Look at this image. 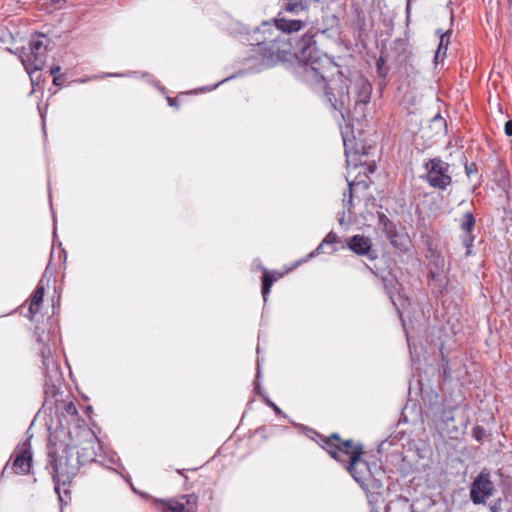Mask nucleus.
Instances as JSON below:
<instances>
[{"label":"nucleus","mask_w":512,"mask_h":512,"mask_svg":"<svg viewBox=\"0 0 512 512\" xmlns=\"http://www.w3.org/2000/svg\"><path fill=\"white\" fill-rule=\"evenodd\" d=\"M464 245L466 246L467 248V252H466V255H469L471 253L470 251V247L472 245V239L471 238H464Z\"/></svg>","instance_id":"obj_22"},{"label":"nucleus","mask_w":512,"mask_h":512,"mask_svg":"<svg viewBox=\"0 0 512 512\" xmlns=\"http://www.w3.org/2000/svg\"><path fill=\"white\" fill-rule=\"evenodd\" d=\"M325 449L331 457L347 465L352 462V452L363 453L360 446L354 445L352 441L343 442L338 435H332L325 441Z\"/></svg>","instance_id":"obj_4"},{"label":"nucleus","mask_w":512,"mask_h":512,"mask_svg":"<svg viewBox=\"0 0 512 512\" xmlns=\"http://www.w3.org/2000/svg\"><path fill=\"white\" fill-rule=\"evenodd\" d=\"M32 463V452L29 443L18 445L12 455L11 469L16 474H27L30 472Z\"/></svg>","instance_id":"obj_7"},{"label":"nucleus","mask_w":512,"mask_h":512,"mask_svg":"<svg viewBox=\"0 0 512 512\" xmlns=\"http://www.w3.org/2000/svg\"><path fill=\"white\" fill-rule=\"evenodd\" d=\"M262 280H263L262 293H263L264 299L266 300V296L270 292L271 286H272L273 282L275 281V278L272 277L271 273L265 271Z\"/></svg>","instance_id":"obj_15"},{"label":"nucleus","mask_w":512,"mask_h":512,"mask_svg":"<svg viewBox=\"0 0 512 512\" xmlns=\"http://www.w3.org/2000/svg\"><path fill=\"white\" fill-rule=\"evenodd\" d=\"M495 491V486L488 473L482 471L470 485V499L475 505L485 504Z\"/></svg>","instance_id":"obj_6"},{"label":"nucleus","mask_w":512,"mask_h":512,"mask_svg":"<svg viewBox=\"0 0 512 512\" xmlns=\"http://www.w3.org/2000/svg\"><path fill=\"white\" fill-rule=\"evenodd\" d=\"M475 221L470 213H466L461 222V228L464 232L469 233L474 227Z\"/></svg>","instance_id":"obj_16"},{"label":"nucleus","mask_w":512,"mask_h":512,"mask_svg":"<svg viewBox=\"0 0 512 512\" xmlns=\"http://www.w3.org/2000/svg\"><path fill=\"white\" fill-rule=\"evenodd\" d=\"M275 23L276 27L284 32H297L303 26L300 20H288L284 18L275 20Z\"/></svg>","instance_id":"obj_13"},{"label":"nucleus","mask_w":512,"mask_h":512,"mask_svg":"<svg viewBox=\"0 0 512 512\" xmlns=\"http://www.w3.org/2000/svg\"><path fill=\"white\" fill-rule=\"evenodd\" d=\"M44 294H45V283H44V280L42 279L39 281L36 289L34 290L30 299L28 300V304H29L28 310H29V313L31 314V316H34L37 313H39V311L41 309V304L43 302Z\"/></svg>","instance_id":"obj_11"},{"label":"nucleus","mask_w":512,"mask_h":512,"mask_svg":"<svg viewBox=\"0 0 512 512\" xmlns=\"http://www.w3.org/2000/svg\"><path fill=\"white\" fill-rule=\"evenodd\" d=\"M361 455L359 452H352V462L346 466L358 483H363L369 475V466L361 459Z\"/></svg>","instance_id":"obj_10"},{"label":"nucleus","mask_w":512,"mask_h":512,"mask_svg":"<svg viewBox=\"0 0 512 512\" xmlns=\"http://www.w3.org/2000/svg\"><path fill=\"white\" fill-rule=\"evenodd\" d=\"M79 445H84L82 448L84 451H88L93 448V440L85 441H74L66 443V448L63 451L64 454L59 455L54 462V480L58 484H66L77 474L79 469L80 461L78 459L69 458V450L77 448Z\"/></svg>","instance_id":"obj_2"},{"label":"nucleus","mask_w":512,"mask_h":512,"mask_svg":"<svg viewBox=\"0 0 512 512\" xmlns=\"http://www.w3.org/2000/svg\"><path fill=\"white\" fill-rule=\"evenodd\" d=\"M505 133L508 136L512 135V120L506 122V124H505Z\"/></svg>","instance_id":"obj_21"},{"label":"nucleus","mask_w":512,"mask_h":512,"mask_svg":"<svg viewBox=\"0 0 512 512\" xmlns=\"http://www.w3.org/2000/svg\"><path fill=\"white\" fill-rule=\"evenodd\" d=\"M295 8H296V5H294V4H288V5L286 6V10H287V11H294V10H295Z\"/></svg>","instance_id":"obj_24"},{"label":"nucleus","mask_w":512,"mask_h":512,"mask_svg":"<svg viewBox=\"0 0 512 512\" xmlns=\"http://www.w3.org/2000/svg\"><path fill=\"white\" fill-rule=\"evenodd\" d=\"M292 54L291 44L286 41H278L271 47V52L265 56L268 66L287 61Z\"/></svg>","instance_id":"obj_9"},{"label":"nucleus","mask_w":512,"mask_h":512,"mask_svg":"<svg viewBox=\"0 0 512 512\" xmlns=\"http://www.w3.org/2000/svg\"><path fill=\"white\" fill-rule=\"evenodd\" d=\"M300 46V52L295 56L299 62L307 66L306 74H315L323 79L325 69L333 64L330 58L317 49L311 36H303Z\"/></svg>","instance_id":"obj_1"},{"label":"nucleus","mask_w":512,"mask_h":512,"mask_svg":"<svg viewBox=\"0 0 512 512\" xmlns=\"http://www.w3.org/2000/svg\"><path fill=\"white\" fill-rule=\"evenodd\" d=\"M347 246L356 254L366 255L371 249V242L365 236L355 235L347 241Z\"/></svg>","instance_id":"obj_12"},{"label":"nucleus","mask_w":512,"mask_h":512,"mask_svg":"<svg viewBox=\"0 0 512 512\" xmlns=\"http://www.w3.org/2000/svg\"><path fill=\"white\" fill-rule=\"evenodd\" d=\"M349 102V93H347L346 95H342L339 99V105L340 107H344L346 104H348Z\"/></svg>","instance_id":"obj_20"},{"label":"nucleus","mask_w":512,"mask_h":512,"mask_svg":"<svg viewBox=\"0 0 512 512\" xmlns=\"http://www.w3.org/2000/svg\"><path fill=\"white\" fill-rule=\"evenodd\" d=\"M348 169H349V171H348V174H349L348 178H349V177L351 176V174H352V168H351V166H350V163H349V162H348ZM348 183H349V188H350V190H351V189H352V186H353V182H351V181H349V180H348ZM348 204H349V205H351V204H352V192H351V191L349 192Z\"/></svg>","instance_id":"obj_19"},{"label":"nucleus","mask_w":512,"mask_h":512,"mask_svg":"<svg viewBox=\"0 0 512 512\" xmlns=\"http://www.w3.org/2000/svg\"><path fill=\"white\" fill-rule=\"evenodd\" d=\"M59 71H60V67H59V66L54 67V68H52V69H51V74H52V75H55V74H56V73H58Z\"/></svg>","instance_id":"obj_25"},{"label":"nucleus","mask_w":512,"mask_h":512,"mask_svg":"<svg viewBox=\"0 0 512 512\" xmlns=\"http://www.w3.org/2000/svg\"><path fill=\"white\" fill-rule=\"evenodd\" d=\"M67 412L71 415H75L77 414V409L76 407L73 405V403H69L67 405V408H66Z\"/></svg>","instance_id":"obj_23"},{"label":"nucleus","mask_w":512,"mask_h":512,"mask_svg":"<svg viewBox=\"0 0 512 512\" xmlns=\"http://www.w3.org/2000/svg\"><path fill=\"white\" fill-rule=\"evenodd\" d=\"M47 39L44 35L31 37L28 47L23 49L21 61L29 74L42 69L45 64Z\"/></svg>","instance_id":"obj_3"},{"label":"nucleus","mask_w":512,"mask_h":512,"mask_svg":"<svg viewBox=\"0 0 512 512\" xmlns=\"http://www.w3.org/2000/svg\"><path fill=\"white\" fill-rule=\"evenodd\" d=\"M161 503L172 512H196L197 498L194 495H184Z\"/></svg>","instance_id":"obj_8"},{"label":"nucleus","mask_w":512,"mask_h":512,"mask_svg":"<svg viewBox=\"0 0 512 512\" xmlns=\"http://www.w3.org/2000/svg\"><path fill=\"white\" fill-rule=\"evenodd\" d=\"M83 457H85L86 459H93V456L94 454L93 453H85L84 455H82Z\"/></svg>","instance_id":"obj_26"},{"label":"nucleus","mask_w":512,"mask_h":512,"mask_svg":"<svg viewBox=\"0 0 512 512\" xmlns=\"http://www.w3.org/2000/svg\"><path fill=\"white\" fill-rule=\"evenodd\" d=\"M53 82L54 84L59 85V78L54 76Z\"/></svg>","instance_id":"obj_27"},{"label":"nucleus","mask_w":512,"mask_h":512,"mask_svg":"<svg viewBox=\"0 0 512 512\" xmlns=\"http://www.w3.org/2000/svg\"><path fill=\"white\" fill-rule=\"evenodd\" d=\"M426 180L437 189H446L452 182L449 165L441 159H432L425 164Z\"/></svg>","instance_id":"obj_5"},{"label":"nucleus","mask_w":512,"mask_h":512,"mask_svg":"<svg viewBox=\"0 0 512 512\" xmlns=\"http://www.w3.org/2000/svg\"><path fill=\"white\" fill-rule=\"evenodd\" d=\"M359 86H361L363 92H364V99L368 98V94H369V91H370V85L364 81V80H361L359 82Z\"/></svg>","instance_id":"obj_18"},{"label":"nucleus","mask_w":512,"mask_h":512,"mask_svg":"<svg viewBox=\"0 0 512 512\" xmlns=\"http://www.w3.org/2000/svg\"><path fill=\"white\" fill-rule=\"evenodd\" d=\"M449 41H450V35H449L448 32L443 33V34L440 35V42H439L438 49H437L436 54H435V60L436 61L440 57L444 58V56L446 55V50H447Z\"/></svg>","instance_id":"obj_14"},{"label":"nucleus","mask_w":512,"mask_h":512,"mask_svg":"<svg viewBox=\"0 0 512 512\" xmlns=\"http://www.w3.org/2000/svg\"><path fill=\"white\" fill-rule=\"evenodd\" d=\"M359 168L361 171L364 172L365 175H367L368 173H373L376 169V165L375 163H370V164H361L360 166H357L355 165L353 167V169H357Z\"/></svg>","instance_id":"obj_17"},{"label":"nucleus","mask_w":512,"mask_h":512,"mask_svg":"<svg viewBox=\"0 0 512 512\" xmlns=\"http://www.w3.org/2000/svg\"><path fill=\"white\" fill-rule=\"evenodd\" d=\"M79 432L84 434V436H89V432L87 430H81Z\"/></svg>","instance_id":"obj_28"}]
</instances>
